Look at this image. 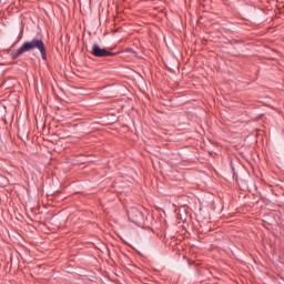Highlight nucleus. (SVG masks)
Returning a JSON list of instances; mask_svg holds the SVG:
<instances>
[{"label": "nucleus", "mask_w": 284, "mask_h": 284, "mask_svg": "<svg viewBox=\"0 0 284 284\" xmlns=\"http://www.w3.org/2000/svg\"><path fill=\"white\" fill-rule=\"evenodd\" d=\"M34 50H39L42 61H48V50L45 49V43L41 38H33L30 41H26L17 51H11V59L14 61L19 59L26 52H32Z\"/></svg>", "instance_id": "1"}, {"label": "nucleus", "mask_w": 284, "mask_h": 284, "mask_svg": "<svg viewBox=\"0 0 284 284\" xmlns=\"http://www.w3.org/2000/svg\"><path fill=\"white\" fill-rule=\"evenodd\" d=\"M128 219L131 223H134L135 225H139L141 221H143V213L139 211L136 207H131L128 211Z\"/></svg>", "instance_id": "2"}, {"label": "nucleus", "mask_w": 284, "mask_h": 284, "mask_svg": "<svg viewBox=\"0 0 284 284\" xmlns=\"http://www.w3.org/2000/svg\"><path fill=\"white\" fill-rule=\"evenodd\" d=\"M91 54L93 57H99V58H101V57H116V53L110 52L105 49H101V47L97 43L93 44L92 50H91Z\"/></svg>", "instance_id": "3"}]
</instances>
